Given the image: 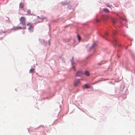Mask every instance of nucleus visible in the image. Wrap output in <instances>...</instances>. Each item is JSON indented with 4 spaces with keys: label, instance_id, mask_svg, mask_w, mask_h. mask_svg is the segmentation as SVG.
<instances>
[{
    "label": "nucleus",
    "instance_id": "f257e3e1",
    "mask_svg": "<svg viewBox=\"0 0 135 135\" xmlns=\"http://www.w3.org/2000/svg\"><path fill=\"white\" fill-rule=\"evenodd\" d=\"M26 18L24 17H21L20 19V23L23 25L25 24Z\"/></svg>",
    "mask_w": 135,
    "mask_h": 135
},
{
    "label": "nucleus",
    "instance_id": "f03ea898",
    "mask_svg": "<svg viewBox=\"0 0 135 135\" xmlns=\"http://www.w3.org/2000/svg\"><path fill=\"white\" fill-rule=\"evenodd\" d=\"M80 80L79 79H75L74 81V86H77L80 83Z\"/></svg>",
    "mask_w": 135,
    "mask_h": 135
},
{
    "label": "nucleus",
    "instance_id": "7ed1b4c3",
    "mask_svg": "<svg viewBox=\"0 0 135 135\" xmlns=\"http://www.w3.org/2000/svg\"><path fill=\"white\" fill-rule=\"evenodd\" d=\"M83 74V73L81 71H78L76 74V76H79Z\"/></svg>",
    "mask_w": 135,
    "mask_h": 135
},
{
    "label": "nucleus",
    "instance_id": "20e7f679",
    "mask_svg": "<svg viewBox=\"0 0 135 135\" xmlns=\"http://www.w3.org/2000/svg\"><path fill=\"white\" fill-rule=\"evenodd\" d=\"M38 20L39 19H41V20L40 21H39L40 22H42L43 21V20L44 19H45V17H44L41 16L40 17L39 16H38Z\"/></svg>",
    "mask_w": 135,
    "mask_h": 135
},
{
    "label": "nucleus",
    "instance_id": "39448f33",
    "mask_svg": "<svg viewBox=\"0 0 135 135\" xmlns=\"http://www.w3.org/2000/svg\"><path fill=\"white\" fill-rule=\"evenodd\" d=\"M25 28H26V27H23V28H22L21 27L18 26L17 27H15V28H13V29H14L15 30H18L21 29H25Z\"/></svg>",
    "mask_w": 135,
    "mask_h": 135
},
{
    "label": "nucleus",
    "instance_id": "423d86ee",
    "mask_svg": "<svg viewBox=\"0 0 135 135\" xmlns=\"http://www.w3.org/2000/svg\"><path fill=\"white\" fill-rule=\"evenodd\" d=\"M28 30L31 32H33L34 31L33 27L32 26H30L28 28Z\"/></svg>",
    "mask_w": 135,
    "mask_h": 135
},
{
    "label": "nucleus",
    "instance_id": "0eeeda50",
    "mask_svg": "<svg viewBox=\"0 0 135 135\" xmlns=\"http://www.w3.org/2000/svg\"><path fill=\"white\" fill-rule=\"evenodd\" d=\"M85 74L86 75L88 76H89L90 75L89 73V72L86 70L85 71Z\"/></svg>",
    "mask_w": 135,
    "mask_h": 135
},
{
    "label": "nucleus",
    "instance_id": "6e6552de",
    "mask_svg": "<svg viewBox=\"0 0 135 135\" xmlns=\"http://www.w3.org/2000/svg\"><path fill=\"white\" fill-rule=\"evenodd\" d=\"M24 6V4L23 3H20L19 5V7L20 8H23V7Z\"/></svg>",
    "mask_w": 135,
    "mask_h": 135
},
{
    "label": "nucleus",
    "instance_id": "1a4fd4ad",
    "mask_svg": "<svg viewBox=\"0 0 135 135\" xmlns=\"http://www.w3.org/2000/svg\"><path fill=\"white\" fill-rule=\"evenodd\" d=\"M103 11L105 12L109 13V11L107 8L103 9Z\"/></svg>",
    "mask_w": 135,
    "mask_h": 135
},
{
    "label": "nucleus",
    "instance_id": "9d476101",
    "mask_svg": "<svg viewBox=\"0 0 135 135\" xmlns=\"http://www.w3.org/2000/svg\"><path fill=\"white\" fill-rule=\"evenodd\" d=\"M84 86L86 88H90V86L89 85H88L86 84H85L84 85Z\"/></svg>",
    "mask_w": 135,
    "mask_h": 135
},
{
    "label": "nucleus",
    "instance_id": "9b49d317",
    "mask_svg": "<svg viewBox=\"0 0 135 135\" xmlns=\"http://www.w3.org/2000/svg\"><path fill=\"white\" fill-rule=\"evenodd\" d=\"M71 63L72 64V65H73L74 64V57H72V58L71 59Z\"/></svg>",
    "mask_w": 135,
    "mask_h": 135
},
{
    "label": "nucleus",
    "instance_id": "f8f14e48",
    "mask_svg": "<svg viewBox=\"0 0 135 135\" xmlns=\"http://www.w3.org/2000/svg\"><path fill=\"white\" fill-rule=\"evenodd\" d=\"M96 45V44L94 43L93 45H92V46L90 47V49H91L92 48H93V47H95V46Z\"/></svg>",
    "mask_w": 135,
    "mask_h": 135
},
{
    "label": "nucleus",
    "instance_id": "ddd939ff",
    "mask_svg": "<svg viewBox=\"0 0 135 135\" xmlns=\"http://www.w3.org/2000/svg\"><path fill=\"white\" fill-rule=\"evenodd\" d=\"M34 71V69L33 68H31L30 69V72L32 73L33 71Z\"/></svg>",
    "mask_w": 135,
    "mask_h": 135
},
{
    "label": "nucleus",
    "instance_id": "4468645a",
    "mask_svg": "<svg viewBox=\"0 0 135 135\" xmlns=\"http://www.w3.org/2000/svg\"><path fill=\"white\" fill-rule=\"evenodd\" d=\"M116 40H114L113 42V45H116Z\"/></svg>",
    "mask_w": 135,
    "mask_h": 135
},
{
    "label": "nucleus",
    "instance_id": "2eb2a0df",
    "mask_svg": "<svg viewBox=\"0 0 135 135\" xmlns=\"http://www.w3.org/2000/svg\"><path fill=\"white\" fill-rule=\"evenodd\" d=\"M27 12L28 14H29L31 13V11L30 9H28L27 11Z\"/></svg>",
    "mask_w": 135,
    "mask_h": 135
},
{
    "label": "nucleus",
    "instance_id": "dca6fc26",
    "mask_svg": "<svg viewBox=\"0 0 135 135\" xmlns=\"http://www.w3.org/2000/svg\"><path fill=\"white\" fill-rule=\"evenodd\" d=\"M72 67H73V69L74 71H76V69L75 67V66L73 65V66Z\"/></svg>",
    "mask_w": 135,
    "mask_h": 135
},
{
    "label": "nucleus",
    "instance_id": "f3484780",
    "mask_svg": "<svg viewBox=\"0 0 135 135\" xmlns=\"http://www.w3.org/2000/svg\"><path fill=\"white\" fill-rule=\"evenodd\" d=\"M78 38V40L80 41L81 39L80 37L78 35H77Z\"/></svg>",
    "mask_w": 135,
    "mask_h": 135
},
{
    "label": "nucleus",
    "instance_id": "a211bd4d",
    "mask_svg": "<svg viewBox=\"0 0 135 135\" xmlns=\"http://www.w3.org/2000/svg\"><path fill=\"white\" fill-rule=\"evenodd\" d=\"M96 21L97 22H98L100 21V20L98 19H97L96 20Z\"/></svg>",
    "mask_w": 135,
    "mask_h": 135
},
{
    "label": "nucleus",
    "instance_id": "6ab92c4d",
    "mask_svg": "<svg viewBox=\"0 0 135 135\" xmlns=\"http://www.w3.org/2000/svg\"><path fill=\"white\" fill-rule=\"evenodd\" d=\"M106 5L109 7H110V6L109 5V3H108L106 4Z\"/></svg>",
    "mask_w": 135,
    "mask_h": 135
},
{
    "label": "nucleus",
    "instance_id": "aec40b11",
    "mask_svg": "<svg viewBox=\"0 0 135 135\" xmlns=\"http://www.w3.org/2000/svg\"><path fill=\"white\" fill-rule=\"evenodd\" d=\"M108 34V33H106L105 34V36H104L103 37H105V36H106Z\"/></svg>",
    "mask_w": 135,
    "mask_h": 135
},
{
    "label": "nucleus",
    "instance_id": "412c9836",
    "mask_svg": "<svg viewBox=\"0 0 135 135\" xmlns=\"http://www.w3.org/2000/svg\"><path fill=\"white\" fill-rule=\"evenodd\" d=\"M30 25V23H27V26H29V25Z\"/></svg>",
    "mask_w": 135,
    "mask_h": 135
},
{
    "label": "nucleus",
    "instance_id": "4be33fe9",
    "mask_svg": "<svg viewBox=\"0 0 135 135\" xmlns=\"http://www.w3.org/2000/svg\"><path fill=\"white\" fill-rule=\"evenodd\" d=\"M115 20H114L113 21V23H115Z\"/></svg>",
    "mask_w": 135,
    "mask_h": 135
},
{
    "label": "nucleus",
    "instance_id": "5701e85b",
    "mask_svg": "<svg viewBox=\"0 0 135 135\" xmlns=\"http://www.w3.org/2000/svg\"><path fill=\"white\" fill-rule=\"evenodd\" d=\"M49 45L50 46V42H49Z\"/></svg>",
    "mask_w": 135,
    "mask_h": 135
},
{
    "label": "nucleus",
    "instance_id": "b1692460",
    "mask_svg": "<svg viewBox=\"0 0 135 135\" xmlns=\"http://www.w3.org/2000/svg\"><path fill=\"white\" fill-rule=\"evenodd\" d=\"M103 16H104V17H107V16H102V17H103Z\"/></svg>",
    "mask_w": 135,
    "mask_h": 135
},
{
    "label": "nucleus",
    "instance_id": "393cba45",
    "mask_svg": "<svg viewBox=\"0 0 135 135\" xmlns=\"http://www.w3.org/2000/svg\"><path fill=\"white\" fill-rule=\"evenodd\" d=\"M118 58H119V56H118Z\"/></svg>",
    "mask_w": 135,
    "mask_h": 135
},
{
    "label": "nucleus",
    "instance_id": "a878e982",
    "mask_svg": "<svg viewBox=\"0 0 135 135\" xmlns=\"http://www.w3.org/2000/svg\"><path fill=\"white\" fill-rule=\"evenodd\" d=\"M5 32H3V33H5Z\"/></svg>",
    "mask_w": 135,
    "mask_h": 135
}]
</instances>
